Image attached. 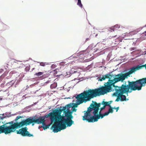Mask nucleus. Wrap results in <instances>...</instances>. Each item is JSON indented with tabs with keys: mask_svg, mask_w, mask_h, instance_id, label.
<instances>
[{
	"mask_svg": "<svg viewBox=\"0 0 146 146\" xmlns=\"http://www.w3.org/2000/svg\"><path fill=\"white\" fill-rule=\"evenodd\" d=\"M126 73L124 74H119L115 75L112 79H109L106 83H105L104 86L95 89H89L88 90L93 98L104 95L112 91L113 87L114 88L115 92L113 95L117 98L115 102L126 101V96L123 94L131 93L133 91L140 90L142 87L145 86L146 84V78L139 79L135 81H128V84L125 82L121 86H115V84L119 81L123 82L128 76Z\"/></svg>",
	"mask_w": 146,
	"mask_h": 146,
	"instance_id": "obj_1",
	"label": "nucleus"
},
{
	"mask_svg": "<svg viewBox=\"0 0 146 146\" xmlns=\"http://www.w3.org/2000/svg\"><path fill=\"white\" fill-rule=\"evenodd\" d=\"M32 123V125L33 126L34 123H33V118L29 117L26 119L23 120L19 122H16L11 127L9 130L11 131L12 129L15 130V129L23 126L25 125H29L30 124Z\"/></svg>",
	"mask_w": 146,
	"mask_h": 146,
	"instance_id": "obj_5",
	"label": "nucleus"
},
{
	"mask_svg": "<svg viewBox=\"0 0 146 146\" xmlns=\"http://www.w3.org/2000/svg\"><path fill=\"white\" fill-rule=\"evenodd\" d=\"M110 108L109 109L108 111L106 112V113L108 115L110 113H112L113 112V108L110 106Z\"/></svg>",
	"mask_w": 146,
	"mask_h": 146,
	"instance_id": "obj_16",
	"label": "nucleus"
},
{
	"mask_svg": "<svg viewBox=\"0 0 146 146\" xmlns=\"http://www.w3.org/2000/svg\"><path fill=\"white\" fill-rule=\"evenodd\" d=\"M22 118V117L21 116H17L16 118L15 119V121H16L19 119Z\"/></svg>",
	"mask_w": 146,
	"mask_h": 146,
	"instance_id": "obj_22",
	"label": "nucleus"
},
{
	"mask_svg": "<svg viewBox=\"0 0 146 146\" xmlns=\"http://www.w3.org/2000/svg\"><path fill=\"white\" fill-rule=\"evenodd\" d=\"M64 113L65 115V116L66 117V119H73V116L72 115H70L67 111L64 112Z\"/></svg>",
	"mask_w": 146,
	"mask_h": 146,
	"instance_id": "obj_14",
	"label": "nucleus"
},
{
	"mask_svg": "<svg viewBox=\"0 0 146 146\" xmlns=\"http://www.w3.org/2000/svg\"><path fill=\"white\" fill-rule=\"evenodd\" d=\"M90 40V39H89V38H86V41H87L88 40Z\"/></svg>",
	"mask_w": 146,
	"mask_h": 146,
	"instance_id": "obj_31",
	"label": "nucleus"
},
{
	"mask_svg": "<svg viewBox=\"0 0 146 146\" xmlns=\"http://www.w3.org/2000/svg\"><path fill=\"white\" fill-rule=\"evenodd\" d=\"M28 129L27 127L22 128L19 130H16V132L17 134H21L23 136L33 137V135L29 133L27 131Z\"/></svg>",
	"mask_w": 146,
	"mask_h": 146,
	"instance_id": "obj_9",
	"label": "nucleus"
},
{
	"mask_svg": "<svg viewBox=\"0 0 146 146\" xmlns=\"http://www.w3.org/2000/svg\"><path fill=\"white\" fill-rule=\"evenodd\" d=\"M43 73L42 72H39L37 73H36L35 74V75L37 76H39L42 75L43 74Z\"/></svg>",
	"mask_w": 146,
	"mask_h": 146,
	"instance_id": "obj_20",
	"label": "nucleus"
},
{
	"mask_svg": "<svg viewBox=\"0 0 146 146\" xmlns=\"http://www.w3.org/2000/svg\"><path fill=\"white\" fill-rule=\"evenodd\" d=\"M72 119H65L64 117H61L60 118V121L62 123V124H64L67 127H70L73 124L74 121Z\"/></svg>",
	"mask_w": 146,
	"mask_h": 146,
	"instance_id": "obj_10",
	"label": "nucleus"
},
{
	"mask_svg": "<svg viewBox=\"0 0 146 146\" xmlns=\"http://www.w3.org/2000/svg\"><path fill=\"white\" fill-rule=\"evenodd\" d=\"M50 126V125H46L45 123V125H42V127H43L44 130H45L47 128H48Z\"/></svg>",
	"mask_w": 146,
	"mask_h": 146,
	"instance_id": "obj_18",
	"label": "nucleus"
},
{
	"mask_svg": "<svg viewBox=\"0 0 146 146\" xmlns=\"http://www.w3.org/2000/svg\"><path fill=\"white\" fill-rule=\"evenodd\" d=\"M116 111L117 112L118 111V110L119 109V107H117V108H116Z\"/></svg>",
	"mask_w": 146,
	"mask_h": 146,
	"instance_id": "obj_30",
	"label": "nucleus"
},
{
	"mask_svg": "<svg viewBox=\"0 0 146 146\" xmlns=\"http://www.w3.org/2000/svg\"><path fill=\"white\" fill-rule=\"evenodd\" d=\"M107 115L106 112L102 114L101 113V111H99V114L98 113L94 115V116L92 115V114L90 116H88L87 117H86V116L84 117V115L83 116L82 119L83 120H86L89 122H94L97 121L100 118L102 119L104 116Z\"/></svg>",
	"mask_w": 146,
	"mask_h": 146,
	"instance_id": "obj_6",
	"label": "nucleus"
},
{
	"mask_svg": "<svg viewBox=\"0 0 146 146\" xmlns=\"http://www.w3.org/2000/svg\"><path fill=\"white\" fill-rule=\"evenodd\" d=\"M114 27L115 28H119V26L117 25H115L114 26Z\"/></svg>",
	"mask_w": 146,
	"mask_h": 146,
	"instance_id": "obj_25",
	"label": "nucleus"
},
{
	"mask_svg": "<svg viewBox=\"0 0 146 146\" xmlns=\"http://www.w3.org/2000/svg\"><path fill=\"white\" fill-rule=\"evenodd\" d=\"M42 76L44 78H45L46 77H47V76L44 75Z\"/></svg>",
	"mask_w": 146,
	"mask_h": 146,
	"instance_id": "obj_29",
	"label": "nucleus"
},
{
	"mask_svg": "<svg viewBox=\"0 0 146 146\" xmlns=\"http://www.w3.org/2000/svg\"><path fill=\"white\" fill-rule=\"evenodd\" d=\"M44 121V119L41 117L36 119L33 118V123H42V125H45Z\"/></svg>",
	"mask_w": 146,
	"mask_h": 146,
	"instance_id": "obj_12",
	"label": "nucleus"
},
{
	"mask_svg": "<svg viewBox=\"0 0 146 146\" xmlns=\"http://www.w3.org/2000/svg\"><path fill=\"white\" fill-rule=\"evenodd\" d=\"M144 67H145V69H146V64L144 65H142V66L138 65L133 67L131 68L130 69V70L127 72L126 73L128 76H129L130 75L134 72L136 71L141 69Z\"/></svg>",
	"mask_w": 146,
	"mask_h": 146,
	"instance_id": "obj_11",
	"label": "nucleus"
},
{
	"mask_svg": "<svg viewBox=\"0 0 146 146\" xmlns=\"http://www.w3.org/2000/svg\"><path fill=\"white\" fill-rule=\"evenodd\" d=\"M145 27H146V25L145 26Z\"/></svg>",
	"mask_w": 146,
	"mask_h": 146,
	"instance_id": "obj_36",
	"label": "nucleus"
},
{
	"mask_svg": "<svg viewBox=\"0 0 146 146\" xmlns=\"http://www.w3.org/2000/svg\"><path fill=\"white\" fill-rule=\"evenodd\" d=\"M66 108V106L63 107L62 109H59V110H54L52 112H50L48 114L49 115H52L55 117L54 118L56 119H59L60 118H61V117H64L61 115V114L63 111L64 113V112L67 111Z\"/></svg>",
	"mask_w": 146,
	"mask_h": 146,
	"instance_id": "obj_8",
	"label": "nucleus"
},
{
	"mask_svg": "<svg viewBox=\"0 0 146 146\" xmlns=\"http://www.w3.org/2000/svg\"><path fill=\"white\" fill-rule=\"evenodd\" d=\"M110 29L111 30H112L113 31H114V30H115V28L114 27H111L110 28Z\"/></svg>",
	"mask_w": 146,
	"mask_h": 146,
	"instance_id": "obj_27",
	"label": "nucleus"
},
{
	"mask_svg": "<svg viewBox=\"0 0 146 146\" xmlns=\"http://www.w3.org/2000/svg\"><path fill=\"white\" fill-rule=\"evenodd\" d=\"M73 103L71 104L70 103L69 104H68V105H67L66 106V108H67V109H69L70 108H71L72 107V105L73 104Z\"/></svg>",
	"mask_w": 146,
	"mask_h": 146,
	"instance_id": "obj_19",
	"label": "nucleus"
},
{
	"mask_svg": "<svg viewBox=\"0 0 146 146\" xmlns=\"http://www.w3.org/2000/svg\"><path fill=\"white\" fill-rule=\"evenodd\" d=\"M40 66H44L45 65V63L43 62H41L40 63Z\"/></svg>",
	"mask_w": 146,
	"mask_h": 146,
	"instance_id": "obj_23",
	"label": "nucleus"
},
{
	"mask_svg": "<svg viewBox=\"0 0 146 146\" xmlns=\"http://www.w3.org/2000/svg\"><path fill=\"white\" fill-rule=\"evenodd\" d=\"M114 75H112L110 74V73H108L104 75L103 76L102 78H100L99 81H102L103 80H105L106 78H108L109 79H112L113 76Z\"/></svg>",
	"mask_w": 146,
	"mask_h": 146,
	"instance_id": "obj_13",
	"label": "nucleus"
},
{
	"mask_svg": "<svg viewBox=\"0 0 146 146\" xmlns=\"http://www.w3.org/2000/svg\"><path fill=\"white\" fill-rule=\"evenodd\" d=\"M67 111H68V113H69L70 115H72V112H73L72 111H70V109H67Z\"/></svg>",
	"mask_w": 146,
	"mask_h": 146,
	"instance_id": "obj_21",
	"label": "nucleus"
},
{
	"mask_svg": "<svg viewBox=\"0 0 146 146\" xmlns=\"http://www.w3.org/2000/svg\"><path fill=\"white\" fill-rule=\"evenodd\" d=\"M5 118V117H1V116H0V119L2 120H3Z\"/></svg>",
	"mask_w": 146,
	"mask_h": 146,
	"instance_id": "obj_28",
	"label": "nucleus"
},
{
	"mask_svg": "<svg viewBox=\"0 0 146 146\" xmlns=\"http://www.w3.org/2000/svg\"><path fill=\"white\" fill-rule=\"evenodd\" d=\"M26 88H26V89H27L29 88V86H26Z\"/></svg>",
	"mask_w": 146,
	"mask_h": 146,
	"instance_id": "obj_32",
	"label": "nucleus"
},
{
	"mask_svg": "<svg viewBox=\"0 0 146 146\" xmlns=\"http://www.w3.org/2000/svg\"><path fill=\"white\" fill-rule=\"evenodd\" d=\"M145 33H146V34H145V35L146 36V31H145Z\"/></svg>",
	"mask_w": 146,
	"mask_h": 146,
	"instance_id": "obj_34",
	"label": "nucleus"
},
{
	"mask_svg": "<svg viewBox=\"0 0 146 146\" xmlns=\"http://www.w3.org/2000/svg\"><path fill=\"white\" fill-rule=\"evenodd\" d=\"M15 81L13 80L9 82H8L7 84V85L8 86L10 85V86H12L15 83Z\"/></svg>",
	"mask_w": 146,
	"mask_h": 146,
	"instance_id": "obj_17",
	"label": "nucleus"
},
{
	"mask_svg": "<svg viewBox=\"0 0 146 146\" xmlns=\"http://www.w3.org/2000/svg\"><path fill=\"white\" fill-rule=\"evenodd\" d=\"M102 103H98L96 102H94V104H91L89 107L88 108L86 111H84V117H87L88 116H90L91 114H93L94 115L97 114L98 113L99 108Z\"/></svg>",
	"mask_w": 146,
	"mask_h": 146,
	"instance_id": "obj_4",
	"label": "nucleus"
},
{
	"mask_svg": "<svg viewBox=\"0 0 146 146\" xmlns=\"http://www.w3.org/2000/svg\"><path fill=\"white\" fill-rule=\"evenodd\" d=\"M72 108V111L73 112L76 111L77 110V109H76L75 108Z\"/></svg>",
	"mask_w": 146,
	"mask_h": 146,
	"instance_id": "obj_26",
	"label": "nucleus"
},
{
	"mask_svg": "<svg viewBox=\"0 0 146 146\" xmlns=\"http://www.w3.org/2000/svg\"><path fill=\"white\" fill-rule=\"evenodd\" d=\"M110 104L111 103H110L109 102H106L104 101H103L102 102V104L105 107L106 106H110Z\"/></svg>",
	"mask_w": 146,
	"mask_h": 146,
	"instance_id": "obj_15",
	"label": "nucleus"
},
{
	"mask_svg": "<svg viewBox=\"0 0 146 146\" xmlns=\"http://www.w3.org/2000/svg\"><path fill=\"white\" fill-rule=\"evenodd\" d=\"M2 71H3V70H1Z\"/></svg>",
	"mask_w": 146,
	"mask_h": 146,
	"instance_id": "obj_35",
	"label": "nucleus"
},
{
	"mask_svg": "<svg viewBox=\"0 0 146 146\" xmlns=\"http://www.w3.org/2000/svg\"><path fill=\"white\" fill-rule=\"evenodd\" d=\"M113 109H116V108L115 107H114Z\"/></svg>",
	"mask_w": 146,
	"mask_h": 146,
	"instance_id": "obj_33",
	"label": "nucleus"
},
{
	"mask_svg": "<svg viewBox=\"0 0 146 146\" xmlns=\"http://www.w3.org/2000/svg\"><path fill=\"white\" fill-rule=\"evenodd\" d=\"M77 99V103L73 104V106L72 108H77L78 105L82 104L84 102L86 103L88 101H90L93 98L88 90L84 91L83 92L77 95L76 97Z\"/></svg>",
	"mask_w": 146,
	"mask_h": 146,
	"instance_id": "obj_2",
	"label": "nucleus"
},
{
	"mask_svg": "<svg viewBox=\"0 0 146 146\" xmlns=\"http://www.w3.org/2000/svg\"><path fill=\"white\" fill-rule=\"evenodd\" d=\"M14 123V121H12L0 126V134L4 133L7 134L15 132L17 129H15V130L12 129H11V131L9 130L11 125L15 123Z\"/></svg>",
	"mask_w": 146,
	"mask_h": 146,
	"instance_id": "obj_7",
	"label": "nucleus"
},
{
	"mask_svg": "<svg viewBox=\"0 0 146 146\" xmlns=\"http://www.w3.org/2000/svg\"><path fill=\"white\" fill-rule=\"evenodd\" d=\"M105 107L104 106L103 107L101 108H100V111L101 112L102 110H104L105 109Z\"/></svg>",
	"mask_w": 146,
	"mask_h": 146,
	"instance_id": "obj_24",
	"label": "nucleus"
},
{
	"mask_svg": "<svg viewBox=\"0 0 146 146\" xmlns=\"http://www.w3.org/2000/svg\"><path fill=\"white\" fill-rule=\"evenodd\" d=\"M47 117H50V119L52 122L54 121V124L52 126L51 129H53V131L54 133H57L59 131H60L61 130L64 129L66 128V126L64 124H62L60 120L59 119H56L54 118L55 117L52 115H49L48 114Z\"/></svg>",
	"mask_w": 146,
	"mask_h": 146,
	"instance_id": "obj_3",
	"label": "nucleus"
}]
</instances>
